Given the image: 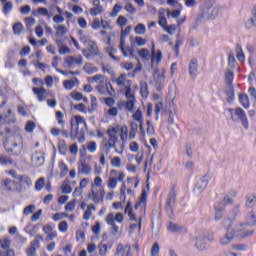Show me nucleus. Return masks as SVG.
<instances>
[{
    "mask_svg": "<svg viewBox=\"0 0 256 256\" xmlns=\"http://www.w3.org/2000/svg\"><path fill=\"white\" fill-rule=\"evenodd\" d=\"M226 233L224 236L220 238V244L229 245L235 236L237 237H249V235H253V230H247V224L238 223L235 220L228 219L225 221Z\"/></svg>",
    "mask_w": 256,
    "mask_h": 256,
    "instance_id": "f257e3e1",
    "label": "nucleus"
},
{
    "mask_svg": "<svg viewBox=\"0 0 256 256\" xmlns=\"http://www.w3.org/2000/svg\"><path fill=\"white\" fill-rule=\"evenodd\" d=\"M108 139L103 140L104 147L108 149H114L118 155H123L125 151V144L119 141V126L109 128L107 130Z\"/></svg>",
    "mask_w": 256,
    "mask_h": 256,
    "instance_id": "f03ea898",
    "label": "nucleus"
},
{
    "mask_svg": "<svg viewBox=\"0 0 256 256\" xmlns=\"http://www.w3.org/2000/svg\"><path fill=\"white\" fill-rule=\"evenodd\" d=\"M71 131L70 136L72 139H77L78 142L83 143L85 141V132L87 131V122L81 116L76 115L70 120Z\"/></svg>",
    "mask_w": 256,
    "mask_h": 256,
    "instance_id": "7ed1b4c3",
    "label": "nucleus"
},
{
    "mask_svg": "<svg viewBox=\"0 0 256 256\" xmlns=\"http://www.w3.org/2000/svg\"><path fill=\"white\" fill-rule=\"evenodd\" d=\"M133 121L138 123L140 135L142 137H145L146 135H149L150 137H153L155 135V127L151 123V120L146 121V129L145 126H143L144 118H143V111L141 109L135 110V112L132 115Z\"/></svg>",
    "mask_w": 256,
    "mask_h": 256,
    "instance_id": "20e7f679",
    "label": "nucleus"
},
{
    "mask_svg": "<svg viewBox=\"0 0 256 256\" xmlns=\"http://www.w3.org/2000/svg\"><path fill=\"white\" fill-rule=\"evenodd\" d=\"M215 240V236L212 232L205 230H198L192 236V243L198 249V251H205L207 247V241L212 242Z\"/></svg>",
    "mask_w": 256,
    "mask_h": 256,
    "instance_id": "39448f33",
    "label": "nucleus"
},
{
    "mask_svg": "<svg viewBox=\"0 0 256 256\" xmlns=\"http://www.w3.org/2000/svg\"><path fill=\"white\" fill-rule=\"evenodd\" d=\"M228 113L233 123H241L244 129H249V118H247V113L245 112V110H243V108H228Z\"/></svg>",
    "mask_w": 256,
    "mask_h": 256,
    "instance_id": "423d86ee",
    "label": "nucleus"
},
{
    "mask_svg": "<svg viewBox=\"0 0 256 256\" xmlns=\"http://www.w3.org/2000/svg\"><path fill=\"white\" fill-rule=\"evenodd\" d=\"M125 221V216L121 212H110L105 217V222L112 229V235H117L119 233V226L117 223L121 224Z\"/></svg>",
    "mask_w": 256,
    "mask_h": 256,
    "instance_id": "0eeeda50",
    "label": "nucleus"
},
{
    "mask_svg": "<svg viewBox=\"0 0 256 256\" xmlns=\"http://www.w3.org/2000/svg\"><path fill=\"white\" fill-rule=\"evenodd\" d=\"M4 147L7 151H11L14 155L21 154V138L19 136H11L4 142Z\"/></svg>",
    "mask_w": 256,
    "mask_h": 256,
    "instance_id": "6e6552de",
    "label": "nucleus"
},
{
    "mask_svg": "<svg viewBox=\"0 0 256 256\" xmlns=\"http://www.w3.org/2000/svg\"><path fill=\"white\" fill-rule=\"evenodd\" d=\"M229 195H226L219 204L215 206V221H221L223 219V211H225V205H231L233 203V197H235V191H232Z\"/></svg>",
    "mask_w": 256,
    "mask_h": 256,
    "instance_id": "1a4fd4ad",
    "label": "nucleus"
},
{
    "mask_svg": "<svg viewBox=\"0 0 256 256\" xmlns=\"http://www.w3.org/2000/svg\"><path fill=\"white\" fill-rule=\"evenodd\" d=\"M225 83L227 85L226 95L228 103H233L235 101V90L233 89V70L228 69L225 72Z\"/></svg>",
    "mask_w": 256,
    "mask_h": 256,
    "instance_id": "9d476101",
    "label": "nucleus"
},
{
    "mask_svg": "<svg viewBox=\"0 0 256 256\" xmlns=\"http://www.w3.org/2000/svg\"><path fill=\"white\" fill-rule=\"evenodd\" d=\"M165 73V69L154 68L151 85H153L157 91H161L163 85H165Z\"/></svg>",
    "mask_w": 256,
    "mask_h": 256,
    "instance_id": "9b49d317",
    "label": "nucleus"
},
{
    "mask_svg": "<svg viewBox=\"0 0 256 256\" xmlns=\"http://www.w3.org/2000/svg\"><path fill=\"white\" fill-rule=\"evenodd\" d=\"M123 181H125V173L113 169L110 171L107 187L108 189H115L117 188L118 183H123Z\"/></svg>",
    "mask_w": 256,
    "mask_h": 256,
    "instance_id": "f8f14e48",
    "label": "nucleus"
},
{
    "mask_svg": "<svg viewBox=\"0 0 256 256\" xmlns=\"http://www.w3.org/2000/svg\"><path fill=\"white\" fill-rule=\"evenodd\" d=\"M80 41H82V43H84V45H86V47H88V51L90 54H87V50H83V55L85 57H87V59H89L90 55H97V43H95V41L91 40V38H89V36L86 35H82L80 37Z\"/></svg>",
    "mask_w": 256,
    "mask_h": 256,
    "instance_id": "ddd939ff",
    "label": "nucleus"
},
{
    "mask_svg": "<svg viewBox=\"0 0 256 256\" xmlns=\"http://www.w3.org/2000/svg\"><path fill=\"white\" fill-rule=\"evenodd\" d=\"M91 159H93V156L87 155L78 161V175H89L93 171V168L87 163Z\"/></svg>",
    "mask_w": 256,
    "mask_h": 256,
    "instance_id": "4468645a",
    "label": "nucleus"
},
{
    "mask_svg": "<svg viewBox=\"0 0 256 256\" xmlns=\"http://www.w3.org/2000/svg\"><path fill=\"white\" fill-rule=\"evenodd\" d=\"M87 197L93 201V203H103V200L105 199V189L91 188Z\"/></svg>",
    "mask_w": 256,
    "mask_h": 256,
    "instance_id": "2eb2a0df",
    "label": "nucleus"
},
{
    "mask_svg": "<svg viewBox=\"0 0 256 256\" xmlns=\"http://www.w3.org/2000/svg\"><path fill=\"white\" fill-rule=\"evenodd\" d=\"M64 65L68 69H75L76 67H81L83 65L82 56H66L64 58Z\"/></svg>",
    "mask_w": 256,
    "mask_h": 256,
    "instance_id": "dca6fc26",
    "label": "nucleus"
},
{
    "mask_svg": "<svg viewBox=\"0 0 256 256\" xmlns=\"http://www.w3.org/2000/svg\"><path fill=\"white\" fill-rule=\"evenodd\" d=\"M95 90L100 95H115V89H113V86L111 85V82L109 80H106V82L102 84H98L95 86Z\"/></svg>",
    "mask_w": 256,
    "mask_h": 256,
    "instance_id": "f3484780",
    "label": "nucleus"
},
{
    "mask_svg": "<svg viewBox=\"0 0 256 256\" xmlns=\"http://www.w3.org/2000/svg\"><path fill=\"white\" fill-rule=\"evenodd\" d=\"M212 178L213 176L211 174H206L200 179L194 188L196 195H201V193L207 189V185H209V181H211Z\"/></svg>",
    "mask_w": 256,
    "mask_h": 256,
    "instance_id": "a211bd4d",
    "label": "nucleus"
},
{
    "mask_svg": "<svg viewBox=\"0 0 256 256\" xmlns=\"http://www.w3.org/2000/svg\"><path fill=\"white\" fill-rule=\"evenodd\" d=\"M219 7L205 6L202 10V16L204 19H217L219 17Z\"/></svg>",
    "mask_w": 256,
    "mask_h": 256,
    "instance_id": "6ab92c4d",
    "label": "nucleus"
},
{
    "mask_svg": "<svg viewBox=\"0 0 256 256\" xmlns=\"http://www.w3.org/2000/svg\"><path fill=\"white\" fill-rule=\"evenodd\" d=\"M114 81L118 87H122L123 89H127V87L133 85V82L127 77V74H120Z\"/></svg>",
    "mask_w": 256,
    "mask_h": 256,
    "instance_id": "aec40b11",
    "label": "nucleus"
},
{
    "mask_svg": "<svg viewBox=\"0 0 256 256\" xmlns=\"http://www.w3.org/2000/svg\"><path fill=\"white\" fill-rule=\"evenodd\" d=\"M1 187L4 191H17V184L15 181L9 179V178H5L1 181Z\"/></svg>",
    "mask_w": 256,
    "mask_h": 256,
    "instance_id": "412c9836",
    "label": "nucleus"
},
{
    "mask_svg": "<svg viewBox=\"0 0 256 256\" xmlns=\"http://www.w3.org/2000/svg\"><path fill=\"white\" fill-rule=\"evenodd\" d=\"M32 91L34 95H36L38 101L43 102L47 99V89L43 87H34Z\"/></svg>",
    "mask_w": 256,
    "mask_h": 256,
    "instance_id": "4be33fe9",
    "label": "nucleus"
},
{
    "mask_svg": "<svg viewBox=\"0 0 256 256\" xmlns=\"http://www.w3.org/2000/svg\"><path fill=\"white\" fill-rule=\"evenodd\" d=\"M32 161L37 167H41L45 163V154L41 151H36L32 155Z\"/></svg>",
    "mask_w": 256,
    "mask_h": 256,
    "instance_id": "5701e85b",
    "label": "nucleus"
},
{
    "mask_svg": "<svg viewBox=\"0 0 256 256\" xmlns=\"http://www.w3.org/2000/svg\"><path fill=\"white\" fill-rule=\"evenodd\" d=\"M87 81L88 83H96V85H102V83H105L109 80L103 74H96L92 77H88Z\"/></svg>",
    "mask_w": 256,
    "mask_h": 256,
    "instance_id": "b1692460",
    "label": "nucleus"
},
{
    "mask_svg": "<svg viewBox=\"0 0 256 256\" xmlns=\"http://www.w3.org/2000/svg\"><path fill=\"white\" fill-rule=\"evenodd\" d=\"M137 129H139V123L132 120V122H130V131L128 134V139H130V141H133V139L137 137Z\"/></svg>",
    "mask_w": 256,
    "mask_h": 256,
    "instance_id": "393cba45",
    "label": "nucleus"
},
{
    "mask_svg": "<svg viewBox=\"0 0 256 256\" xmlns=\"http://www.w3.org/2000/svg\"><path fill=\"white\" fill-rule=\"evenodd\" d=\"M124 213H125L126 215H128L129 221H132V222H134V223H137V221H139V220L137 219V216H136L135 213L133 212V208L131 207V202H127Z\"/></svg>",
    "mask_w": 256,
    "mask_h": 256,
    "instance_id": "a878e982",
    "label": "nucleus"
},
{
    "mask_svg": "<svg viewBox=\"0 0 256 256\" xmlns=\"http://www.w3.org/2000/svg\"><path fill=\"white\" fill-rule=\"evenodd\" d=\"M199 71V64L197 63V59L193 58L189 64V73L192 77H197Z\"/></svg>",
    "mask_w": 256,
    "mask_h": 256,
    "instance_id": "bb28decb",
    "label": "nucleus"
},
{
    "mask_svg": "<svg viewBox=\"0 0 256 256\" xmlns=\"http://www.w3.org/2000/svg\"><path fill=\"white\" fill-rule=\"evenodd\" d=\"M131 253V247L119 244L116 249V255L129 256Z\"/></svg>",
    "mask_w": 256,
    "mask_h": 256,
    "instance_id": "cd10ccee",
    "label": "nucleus"
},
{
    "mask_svg": "<svg viewBox=\"0 0 256 256\" xmlns=\"http://www.w3.org/2000/svg\"><path fill=\"white\" fill-rule=\"evenodd\" d=\"M119 133H120V139H121V143H123V145H125V143H127V139L129 137V128L124 125L121 126V128H119Z\"/></svg>",
    "mask_w": 256,
    "mask_h": 256,
    "instance_id": "c85d7f7f",
    "label": "nucleus"
},
{
    "mask_svg": "<svg viewBox=\"0 0 256 256\" xmlns=\"http://www.w3.org/2000/svg\"><path fill=\"white\" fill-rule=\"evenodd\" d=\"M95 204H90L87 206L84 214H83V219L84 221H89L91 217H93V211H95Z\"/></svg>",
    "mask_w": 256,
    "mask_h": 256,
    "instance_id": "c756f323",
    "label": "nucleus"
},
{
    "mask_svg": "<svg viewBox=\"0 0 256 256\" xmlns=\"http://www.w3.org/2000/svg\"><path fill=\"white\" fill-rule=\"evenodd\" d=\"M64 88L67 89V91H71L75 85H79V79L73 78L71 80H65L63 82Z\"/></svg>",
    "mask_w": 256,
    "mask_h": 256,
    "instance_id": "7c9ffc66",
    "label": "nucleus"
},
{
    "mask_svg": "<svg viewBox=\"0 0 256 256\" xmlns=\"http://www.w3.org/2000/svg\"><path fill=\"white\" fill-rule=\"evenodd\" d=\"M70 97L72 99H74V101H81V100H83L84 103H87L89 101V99L86 96H83V93L77 92V91L71 92Z\"/></svg>",
    "mask_w": 256,
    "mask_h": 256,
    "instance_id": "2f4dec72",
    "label": "nucleus"
},
{
    "mask_svg": "<svg viewBox=\"0 0 256 256\" xmlns=\"http://www.w3.org/2000/svg\"><path fill=\"white\" fill-rule=\"evenodd\" d=\"M91 189H105L103 186V178L96 176L91 184Z\"/></svg>",
    "mask_w": 256,
    "mask_h": 256,
    "instance_id": "473e14b6",
    "label": "nucleus"
},
{
    "mask_svg": "<svg viewBox=\"0 0 256 256\" xmlns=\"http://www.w3.org/2000/svg\"><path fill=\"white\" fill-rule=\"evenodd\" d=\"M135 103H137V99H130L127 100L125 103V109L129 112L134 114L135 113Z\"/></svg>",
    "mask_w": 256,
    "mask_h": 256,
    "instance_id": "72a5a7b5",
    "label": "nucleus"
},
{
    "mask_svg": "<svg viewBox=\"0 0 256 256\" xmlns=\"http://www.w3.org/2000/svg\"><path fill=\"white\" fill-rule=\"evenodd\" d=\"M163 59V52L161 50H157L156 53L152 54L151 56V64L154 65L155 63H161Z\"/></svg>",
    "mask_w": 256,
    "mask_h": 256,
    "instance_id": "f704fd0d",
    "label": "nucleus"
},
{
    "mask_svg": "<svg viewBox=\"0 0 256 256\" xmlns=\"http://www.w3.org/2000/svg\"><path fill=\"white\" fill-rule=\"evenodd\" d=\"M239 101L244 109H249L251 104L249 103V96H247V94H240Z\"/></svg>",
    "mask_w": 256,
    "mask_h": 256,
    "instance_id": "c9c22d12",
    "label": "nucleus"
},
{
    "mask_svg": "<svg viewBox=\"0 0 256 256\" xmlns=\"http://www.w3.org/2000/svg\"><path fill=\"white\" fill-rule=\"evenodd\" d=\"M58 168L60 170V177H65L69 173V167L63 161L58 163Z\"/></svg>",
    "mask_w": 256,
    "mask_h": 256,
    "instance_id": "e433bc0d",
    "label": "nucleus"
},
{
    "mask_svg": "<svg viewBox=\"0 0 256 256\" xmlns=\"http://www.w3.org/2000/svg\"><path fill=\"white\" fill-rule=\"evenodd\" d=\"M83 70L85 71V73H87V75H93V73H97V71H99V68H97L93 64H85Z\"/></svg>",
    "mask_w": 256,
    "mask_h": 256,
    "instance_id": "4c0bfd02",
    "label": "nucleus"
},
{
    "mask_svg": "<svg viewBox=\"0 0 256 256\" xmlns=\"http://www.w3.org/2000/svg\"><path fill=\"white\" fill-rule=\"evenodd\" d=\"M236 57L240 63H244L245 61V52H243V48L240 45L236 46Z\"/></svg>",
    "mask_w": 256,
    "mask_h": 256,
    "instance_id": "58836bf2",
    "label": "nucleus"
},
{
    "mask_svg": "<svg viewBox=\"0 0 256 256\" xmlns=\"http://www.w3.org/2000/svg\"><path fill=\"white\" fill-rule=\"evenodd\" d=\"M138 55L143 61H149L151 57V53L149 52V50H147V48L140 49L138 51Z\"/></svg>",
    "mask_w": 256,
    "mask_h": 256,
    "instance_id": "ea45409f",
    "label": "nucleus"
},
{
    "mask_svg": "<svg viewBox=\"0 0 256 256\" xmlns=\"http://www.w3.org/2000/svg\"><path fill=\"white\" fill-rule=\"evenodd\" d=\"M41 241H43V236L41 235H36L35 239L30 243V247L34 248V249H39V247H41Z\"/></svg>",
    "mask_w": 256,
    "mask_h": 256,
    "instance_id": "a19ab883",
    "label": "nucleus"
},
{
    "mask_svg": "<svg viewBox=\"0 0 256 256\" xmlns=\"http://www.w3.org/2000/svg\"><path fill=\"white\" fill-rule=\"evenodd\" d=\"M0 247L4 251L11 248V239L5 237L0 239Z\"/></svg>",
    "mask_w": 256,
    "mask_h": 256,
    "instance_id": "79ce46f5",
    "label": "nucleus"
},
{
    "mask_svg": "<svg viewBox=\"0 0 256 256\" xmlns=\"http://www.w3.org/2000/svg\"><path fill=\"white\" fill-rule=\"evenodd\" d=\"M54 29H56L57 37H63L64 35H67V27L64 25H57L54 27Z\"/></svg>",
    "mask_w": 256,
    "mask_h": 256,
    "instance_id": "37998d69",
    "label": "nucleus"
},
{
    "mask_svg": "<svg viewBox=\"0 0 256 256\" xmlns=\"http://www.w3.org/2000/svg\"><path fill=\"white\" fill-rule=\"evenodd\" d=\"M158 25H160V27L163 29H165L167 26V18H165L164 12H160L158 14Z\"/></svg>",
    "mask_w": 256,
    "mask_h": 256,
    "instance_id": "c03bdc74",
    "label": "nucleus"
},
{
    "mask_svg": "<svg viewBox=\"0 0 256 256\" xmlns=\"http://www.w3.org/2000/svg\"><path fill=\"white\" fill-rule=\"evenodd\" d=\"M97 107H99L97 97L91 96V106L88 109V113H95V111H97Z\"/></svg>",
    "mask_w": 256,
    "mask_h": 256,
    "instance_id": "a18cd8bd",
    "label": "nucleus"
},
{
    "mask_svg": "<svg viewBox=\"0 0 256 256\" xmlns=\"http://www.w3.org/2000/svg\"><path fill=\"white\" fill-rule=\"evenodd\" d=\"M109 57L113 59V61H119V57L115 56V53H117V49H115L113 46H109L106 49Z\"/></svg>",
    "mask_w": 256,
    "mask_h": 256,
    "instance_id": "49530a36",
    "label": "nucleus"
},
{
    "mask_svg": "<svg viewBox=\"0 0 256 256\" xmlns=\"http://www.w3.org/2000/svg\"><path fill=\"white\" fill-rule=\"evenodd\" d=\"M134 31L136 35H145L147 28L145 27V24L140 23L134 28Z\"/></svg>",
    "mask_w": 256,
    "mask_h": 256,
    "instance_id": "de8ad7c7",
    "label": "nucleus"
},
{
    "mask_svg": "<svg viewBox=\"0 0 256 256\" xmlns=\"http://www.w3.org/2000/svg\"><path fill=\"white\" fill-rule=\"evenodd\" d=\"M111 248V246L107 245V244H100L98 246L99 249V255L100 256H106L107 252L109 251V249Z\"/></svg>",
    "mask_w": 256,
    "mask_h": 256,
    "instance_id": "09e8293b",
    "label": "nucleus"
},
{
    "mask_svg": "<svg viewBox=\"0 0 256 256\" xmlns=\"http://www.w3.org/2000/svg\"><path fill=\"white\" fill-rule=\"evenodd\" d=\"M1 2L3 3V12L5 14L9 13L10 11H13V3L11 2H7V0H1Z\"/></svg>",
    "mask_w": 256,
    "mask_h": 256,
    "instance_id": "8fccbe9b",
    "label": "nucleus"
},
{
    "mask_svg": "<svg viewBox=\"0 0 256 256\" xmlns=\"http://www.w3.org/2000/svg\"><path fill=\"white\" fill-rule=\"evenodd\" d=\"M65 115L63 114V112L61 111H57L56 112V121L58 123V125H61V127H63L65 125Z\"/></svg>",
    "mask_w": 256,
    "mask_h": 256,
    "instance_id": "3c124183",
    "label": "nucleus"
},
{
    "mask_svg": "<svg viewBox=\"0 0 256 256\" xmlns=\"http://www.w3.org/2000/svg\"><path fill=\"white\" fill-rule=\"evenodd\" d=\"M124 90H125V97L127 100L137 99L135 98V92H133V90L131 89V86L124 88Z\"/></svg>",
    "mask_w": 256,
    "mask_h": 256,
    "instance_id": "603ef678",
    "label": "nucleus"
},
{
    "mask_svg": "<svg viewBox=\"0 0 256 256\" xmlns=\"http://www.w3.org/2000/svg\"><path fill=\"white\" fill-rule=\"evenodd\" d=\"M37 125L35 124V122L33 121H28L26 122V125H25V131L26 133H33V131H35Z\"/></svg>",
    "mask_w": 256,
    "mask_h": 256,
    "instance_id": "864d4df0",
    "label": "nucleus"
},
{
    "mask_svg": "<svg viewBox=\"0 0 256 256\" xmlns=\"http://www.w3.org/2000/svg\"><path fill=\"white\" fill-rule=\"evenodd\" d=\"M35 209H36L35 205L33 204L28 205L23 209V215H25L26 217H29V215L35 212Z\"/></svg>",
    "mask_w": 256,
    "mask_h": 256,
    "instance_id": "5fc2aeb1",
    "label": "nucleus"
},
{
    "mask_svg": "<svg viewBox=\"0 0 256 256\" xmlns=\"http://www.w3.org/2000/svg\"><path fill=\"white\" fill-rule=\"evenodd\" d=\"M101 13H103V7L101 6H95L90 9V15H92V17H97V15H101Z\"/></svg>",
    "mask_w": 256,
    "mask_h": 256,
    "instance_id": "6e6d98bb",
    "label": "nucleus"
},
{
    "mask_svg": "<svg viewBox=\"0 0 256 256\" xmlns=\"http://www.w3.org/2000/svg\"><path fill=\"white\" fill-rule=\"evenodd\" d=\"M168 231H171V233H179V231H181V226L170 222L168 225Z\"/></svg>",
    "mask_w": 256,
    "mask_h": 256,
    "instance_id": "4d7b16f0",
    "label": "nucleus"
},
{
    "mask_svg": "<svg viewBox=\"0 0 256 256\" xmlns=\"http://www.w3.org/2000/svg\"><path fill=\"white\" fill-rule=\"evenodd\" d=\"M0 165H13V159L0 155Z\"/></svg>",
    "mask_w": 256,
    "mask_h": 256,
    "instance_id": "13d9d810",
    "label": "nucleus"
},
{
    "mask_svg": "<svg viewBox=\"0 0 256 256\" xmlns=\"http://www.w3.org/2000/svg\"><path fill=\"white\" fill-rule=\"evenodd\" d=\"M140 93H141L142 97H144V98L148 97L149 90H148L147 83H145V82L141 83Z\"/></svg>",
    "mask_w": 256,
    "mask_h": 256,
    "instance_id": "bf43d9fd",
    "label": "nucleus"
},
{
    "mask_svg": "<svg viewBox=\"0 0 256 256\" xmlns=\"http://www.w3.org/2000/svg\"><path fill=\"white\" fill-rule=\"evenodd\" d=\"M18 179L28 187H31V185H33V180H31L29 176H18Z\"/></svg>",
    "mask_w": 256,
    "mask_h": 256,
    "instance_id": "052dcab7",
    "label": "nucleus"
},
{
    "mask_svg": "<svg viewBox=\"0 0 256 256\" xmlns=\"http://www.w3.org/2000/svg\"><path fill=\"white\" fill-rule=\"evenodd\" d=\"M76 205H77V200L76 199L71 200L66 204L65 211H75Z\"/></svg>",
    "mask_w": 256,
    "mask_h": 256,
    "instance_id": "680f3d73",
    "label": "nucleus"
},
{
    "mask_svg": "<svg viewBox=\"0 0 256 256\" xmlns=\"http://www.w3.org/2000/svg\"><path fill=\"white\" fill-rule=\"evenodd\" d=\"M76 241H81L82 243H85V230L76 231Z\"/></svg>",
    "mask_w": 256,
    "mask_h": 256,
    "instance_id": "e2e57ef3",
    "label": "nucleus"
},
{
    "mask_svg": "<svg viewBox=\"0 0 256 256\" xmlns=\"http://www.w3.org/2000/svg\"><path fill=\"white\" fill-rule=\"evenodd\" d=\"M121 4L117 3L114 7L113 10L110 14V17H117V15H119V13H121Z\"/></svg>",
    "mask_w": 256,
    "mask_h": 256,
    "instance_id": "0e129e2a",
    "label": "nucleus"
},
{
    "mask_svg": "<svg viewBox=\"0 0 256 256\" xmlns=\"http://www.w3.org/2000/svg\"><path fill=\"white\" fill-rule=\"evenodd\" d=\"M43 187H45V178L42 177L36 181L35 189H36V191H41V189H43Z\"/></svg>",
    "mask_w": 256,
    "mask_h": 256,
    "instance_id": "69168bd1",
    "label": "nucleus"
},
{
    "mask_svg": "<svg viewBox=\"0 0 256 256\" xmlns=\"http://www.w3.org/2000/svg\"><path fill=\"white\" fill-rule=\"evenodd\" d=\"M168 207H173L175 205V192H170L168 195V201H167Z\"/></svg>",
    "mask_w": 256,
    "mask_h": 256,
    "instance_id": "338daca9",
    "label": "nucleus"
},
{
    "mask_svg": "<svg viewBox=\"0 0 256 256\" xmlns=\"http://www.w3.org/2000/svg\"><path fill=\"white\" fill-rule=\"evenodd\" d=\"M117 25L121 28L125 27V25H127V18H125L123 15H120L117 19Z\"/></svg>",
    "mask_w": 256,
    "mask_h": 256,
    "instance_id": "774afa93",
    "label": "nucleus"
}]
</instances>
